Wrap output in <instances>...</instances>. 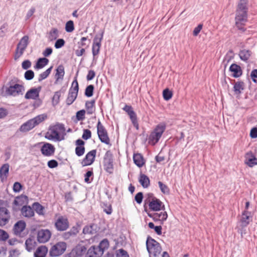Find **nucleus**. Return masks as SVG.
Segmentation results:
<instances>
[{
    "mask_svg": "<svg viewBox=\"0 0 257 257\" xmlns=\"http://www.w3.org/2000/svg\"><path fill=\"white\" fill-rule=\"evenodd\" d=\"M69 226L68 219L63 216H59L55 222V227L57 230L63 231L66 230Z\"/></svg>",
    "mask_w": 257,
    "mask_h": 257,
    "instance_id": "14",
    "label": "nucleus"
},
{
    "mask_svg": "<svg viewBox=\"0 0 257 257\" xmlns=\"http://www.w3.org/2000/svg\"><path fill=\"white\" fill-rule=\"evenodd\" d=\"M94 230L92 225L86 226L83 229L84 234H93Z\"/></svg>",
    "mask_w": 257,
    "mask_h": 257,
    "instance_id": "54",
    "label": "nucleus"
},
{
    "mask_svg": "<svg viewBox=\"0 0 257 257\" xmlns=\"http://www.w3.org/2000/svg\"><path fill=\"white\" fill-rule=\"evenodd\" d=\"M24 77L27 80H32L34 77V72L31 70H27L25 73Z\"/></svg>",
    "mask_w": 257,
    "mask_h": 257,
    "instance_id": "50",
    "label": "nucleus"
},
{
    "mask_svg": "<svg viewBox=\"0 0 257 257\" xmlns=\"http://www.w3.org/2000/svg\"><path fill=\"white\" fill-rule=\"evenodd\" d=\"M235 22L243 23L247 20V12L246 11H236L235 18Z\"/></svg>",
    "mask_w": 257,
    "mask_h": 257,
    "instance_id": "26",
    "label": "nucleus"
},
{
    "mask_svg": "<svg viewBox=\"0 0 257 257\" xmlns=\"http://www.w3.org/2000/svg\"><path fill=\"white\" fill-rule=\"evenodd\" d=\"M96 154V150H92L88 152L82 161V165L86 166L91 165L94 161Z\"/></svg>",
    "mask_w": 257,
    "mask_h": 257,
    "instance_id": "17",
    "label": "nucleus"
},
{
    "mask_svg": "<svg viewBox=\"0 0 257 257\" xmlns=\"http://www.w3.org/2000/svg\"><path fill=\"white\" fill-rule=\"evenodd\" d=\"M143 199V194L142 192L138 193L136 195L135 197V199L136 201L138 204H141L142 203Z\"/></svg>",
    "mask_w": 257,
    "mask_h": 257,
    "instance_id": "61",
    "label": "nucleus"
},
{
    "mask_svg": "<svg viewBox=\"0 0 257 257\" xmlns=\"http://www.w3.org/2000/svg\"><path fill=\"white\" fill-rule=\"evenodd\" d=\"M61 96L60 91L55 92L52 99V103L53 105H56L59 102V99Z\"/></svg>",
    "mask_w": 257,
    "mask_h": 257,
    "instance_id": "48",
    "label": "nucleus"
},
{
    "mask_svg": "<svg viewBox=\"0 0 257 257\" xmlns=\"http://www.w3.org/2000/svg\"><path fill=\"white\" fill-rule=\"evenodd\" d=\"M146 246L149 257H159L162 247L158 241L150 236H148L146 240Z\"/></svg>",
    "mask_w": 257,
    "mask_h": 257,
    "instance_id": "2",
    "label": "nucleus"
},
{
    "mask_svg": "<svg viewBox=\"0 0 257 257\" xmlns=\"http://www.w3.org/2000/svg\"><path fill=\"white\" fill-rule=\"evenodd\" d=\"M91 137V132L89 130L84 129L82 138L85 140L90 139Z\"/></svg>",
    "mask_w": 257,
    "mask_h": 257,
    "instance_id": "52",
    "label": "nucleus"
},
{
    "mask_svg": "<svg viewBox=\"0 0 257 257\" xmlns=\"http://www.w3.org/2000/svg\"><path fill=\"white\" fill-rule=\"evenodd\" d=\"M250 155V158L248 159L246 158L245 164H246L249 167L251 168L257 165V158H256L251 152L246 154V155Z\"/></svg>",
    "mask_w": 257,
    "mask_h": 257,
    "instance_id": "29",
    "label": "nucleus"
},
{
    "mask_svg": "<svg viewBox=\"0 0 257 257\" xmlns=\"http://www.w3.org/2000/svg\"><path fill=\"white\" fill-rule=\"evenodd\" d=\"M252 52L250 50L242 49L239 52V57L242 61L247 62Z\"/></svg>",
    "mask_w": 257,
    "mask_h": 257,
    "instance_id": "28",
    "label": "nucleus"
},
{
    "mask_svg": "<svg viewBox=\"0 0 257 257\" xmlns=\"http://www.w3.org/2000/svg\"><path fill=\"white\" fill-rule=\"evenodd\" d=\"M79 89L78 82L75 79L72 83V85L70 88L66 102L68 105L73 103L77 98Z\"/></svg>",
    "mask_w": 257,
    "mask_h": 257,
    "instance_id": "8",
    "label": "nucleus"
},
{
    "mask_svg": "<svg viewBox=\"0 0 257 257\" xmlns=\"http://www.w3.org/2000/svg\"><path fill=\"white\" fill-rule=\"evenodd\" d=\"M19 81L18 78L11 80L9 83V86L6 88V93L14 97L23 95L25 91V87L22 84L18 83Z\"/></svg>",
    "mask_w": 257,
    "mask_h": 257,
    "instance_id": "1",
    "label": "nucleus"
},
{
    "mask_svg": "<svg viewBox=\"0 0 257 257\" xmlns=\"http://www.w3.org/2000/svg\"><path fill=\"white\" fill-rule=\"evenodd\" d=\"M148 216L152 218L155 222H158L160 224H163L164 222L168 218V214L166 211H164L161 212H148L146 209Z\"/></svg>",
    "mask_w": 257,
    "mask_h": 257,
    "instance_id": "12",
    "label": "nucleus"
},
{
    "mask_svg": "<svg viewBox=\"0 0 257 257\" xmlns=\"http://www.w3.org/2000/svg\"><path fill=\"white\" fill-rule=\"evenodd\" d=\"M229 70L232 73V76L234 78H238L242 74L241 67L235 63H233L230 66Z\"/></svg>",
    "mask_w": 257,
    "mask_h": 257,
    "instance_id": "22",
    "label": "nucleus"
},
{
    "mask_svg": "<svg viewBox=\"0 0 257 257\" xmlns=\"http://www.w3.org/2000/svg\"><path fill=\"white\" fill-rule=\"evenodd\" d=\"M9 237L7 232L2 229H0V240H6Z\"/></svg>",
    "mask_w": 257,
    "mask_h": 257,
    "instance_id": "63",
    "label": "nucleus"
},
{
    "mask_svg": "<svg viewBox=\"0 0 257 257\" xmlns=\"http://www.w3.org/2000/svg\"><path fill=\"white\" fill-rule=\"evenodd\" d=\"M27 199V197L25 195H21L17 197L14 201V204L16 206H22L24 204L25 201Z\"/></svg>",
    "mask_w": 257,
    "mask_h": 257,
    "instance_id": "37",
    "label": "nucleus"
},
{
    "mask_svg": "<svg viewBox=\"0 0 257 257\" xmlns=\"http://www.w3.org/2000/svg\"><path fill=\"white\" fill-rule=\"evenodd\" d=\"M47 117V115L46 114L38 115L23 123L21 126L19 130L21 132H27L43 121Z\"/></svg>",
    "mask_w": 257,
    "mask_h": 257,
    "instance_id": "5",
    "label": "nucleus"
},
{
    "mask_svg": "<svg viewBox=\"0 0 257 257\" xmlns=\"http://www.w3.org/2000/svg\"><path fill=\"white\" fill-rule=\"evenodd\" d=\"M250 77L253 82L257 83V69H254L251 71Z\"/></svg>",
    "mask_w": 257,
    "mask_h": 257,
    "instance_id": "57",
    "label": "nucleus"
},
{
    "mask_svg": "<svg viewBox=\"0 0 257 257\" xmlns=\"http://www.w3.org/2000/svg\"><path fill=\"white\" fill-rule=\"evenodd\" d=\"M166 128V125L165 123H160L157 124L149 137L148 143L152 146H155L157 144Z\"/></svg>",
    "mask_w": 257,
    "mask_h": 257,
    "instance_id": "4",
    "label": "nucleus"
},
{
    "mask_svg": "<svg viewBox=\"0 0 257 257\" xmlns=\"http://www.w3.org/2000/svg\"><path fill=\"white\" fill-rule=\"evenodd\" d=\"M33 210H35L37 214L40 215H44V207L38 202H34L32 204Z\"/></svg>",
    "mask_w": 257,
    "mask_h": 257,
    "instance_id": "38",
    "label": "nucleus"
},
{
    "mask_svg": "<svg viewBox=\"0 0 257 257\" xmlns=\"http://www.w3.org/2000/svg\"><path fill=\"white\" fill-rule=\"evenodd\" d=\"M237 11H246L247 12L246 0H240V2L238 5Z\"/></svg>",
    "mask_w": 257,
    "mask_h": 257,
    "instance_id": "45",
    "label": "nucleus"
},
{
    "mask_svg": "<svg viewBox=\"0 0 257 257\" xmlns=\"http://www.w3.org/2000/svg\"><path fill=\"white\" fill-rule=\"evenodd\" d=\"M116 257H129L127 252L122 249H119L116 253Z\"/></svg>",
    "mask_w": 257,
    "mask_h": 257,
    "instance_id": "60",
    "label": "nucleus"
},
{
    "mask_svg": "<svg viewBox=\"0 0 257 257\" xmlns=\"http://www.w3.org/2000/svg\"><path fill=\"white\" fill-rule=\"evenodd\" d=\"M86 250L85 245L79 244L72 250L71 254L74 257H80L86 253Z\"/></svg>",
    "mask_w": 257,
    "mask_h": 257,
    "instance_id": "19",
    "label": "nucleus"
},
{
    "mask_svg": "<svg viewBox=\"0 0 257 257\" xmlns=\"http://www.w3.org/2000/svg\"><path fill=\"white\" fill-rule=\"evenodd\" d=\"M244 83L243 81H238L233 86V91L236 95H240L244 89Z\"/></svg>",
    "mask_w": 257,
    "mask_h": 257,
    "instance_id": "31",
    "label": "nucleus"
},
{
    "mask_svg": "<svg viewBox=\"0 0 257 257\" xmlns=\"http://www.w3.org/2000/svg\"><path fill=\"white\" fill-rule=\"evenodd\" d=\"M36 241L33 238H28L25 242L26 249L28 251H32L35 247Z\"/></svg>",
    "mask_w": 257,
    "mask_h": 257,
    "instance_id": "35",
    "label": "nucleus"
},
{
    "mask_svg": "<svg viewBox=\"0 0 257 257\" xmlns=\"http://www.w3.org/2000/svg\"><path fill=\"white\" fill-rule=\"evenodd\" d=\"M85 111L84 109L80 110L76 112V118L78 120H82L85 118Z\"/></svg>",
    "mask_w": 257,
    "mask_h": 257,
    "instance_id": "51",
    "label": "nucleus"
},
{
    "mask_svg": "<svg viewBox=\"0 0 257 257\" xmlns=\"http://www.w3.org/2000/svg\"><path fill=\"white\" fill-rule=\"evenodd\" d=\"M74 30V23L72 21H68L65 25V30L67 32L70 33Z\"/></svg>",
    "mask_w": 257,
    "mask_h": 257,
    "instance_id": "46",
    "label": "nucleus"
},
{
    "mask_svg": "<svg viewBox=\"0 0 257 257\" xmlns=\"http://www.w3.org/2000/svg\"><path fill=\"white\" fill-rule=\"evenodd\" d=\"M33 148L40 149L43 156L45 157H51L54 155L55 148L54 145L47 142H41L33 145Z\"/></svg>",
    "mask_w": 257,
    "mask_h": 257,
    "instance_id": "6",
    "label": "nucleus"
},
{
    "mask_svg": "<svg viewBox=\"0 0 257 257\" xmlns=\"http://www.w3.org/2000/svg\"><path fill=\"white\" fill-rule=\"evenodd\" d=\"M163 96L164 100L168 101L172 97L173 93L169 88H165L163 91Z\"/></svg>",
    "mask_w": 257,
    "mask_h": 257,
    "instance_id": "43",
    "label": "nucleus"
},
{
    "mask_svg": "<svg viewBox=\"0 0 257 257\" xmlns=\"http://www.w3.org/2000/svg\"><path fill=\"white\" fill-rule=\"evenodd\" d=\"M203 25L199 24L197 27H196L193 31V34L194 36H197L200 33V31L202 29Z\"/></svg>",
    "mask_w": 257,
    "mask_h": 257,
    "instance_id": "59",
    "label": "nucleus"
},
{
    "mask_svg": "<svg viewBox=\"0 0 257 257\" xmlns=\"http://www.w3.org/2000/svg\"><path fill=\"white\" fill-rule=\"evenodd\" d=\"M10 219V213L6 207H0V226L6 225Z\"/></svg>",
    "mask_w": 257,
    "mask_h": 257,
    "instance_id": "16",
    "label": "nucleus"
},
{
    "mask_svg": "<svg viewBox=\"0 0 257 257\" xmlns=\"http://www.w3.org/2000/svg\"><path fill=\"white\" fill-rule=\"evenodd\" d=\"M97 246L102 250V253H103L104 251L109 247L108 240L107 239H103Z\"/></svg>",
    "mask_w": 257,
    "mask_h": 257,
    "instance_id": "42",
    "label": "nucleus"
},
{
    "mask_svg": "<svg viewBox=\"0 0 257 257\" xmlns=\"http://www.w3.org/2000/svg\"><path fill=\"white\" fill-rule=\"evenodd\" d=\"M65 74L64 68L63 65H59L57 69L56 73L55 74V78L56 81H58L59 79H63Z\"/></svg>",
    "mask_w": 257,
    "mask_h": 257,
    "instance_id": "36",
    "label": "nucleus"
},
{
    "mask_svg": "<svg viewBox=\"0 0 257 257\" xmlns=\"http://www.w3.org/2000/svg\"><path fill=\"white\" fill-rule=\"evenodd\" d=\"M133 160L135 164L139 167H142L145 163L143 156L140 154H134Z\"/></svg>",
    "mask_w": 257,
    "mask_h": 257,
    "instance_id": "33",
    "label": "nucleus"
},
{
    "mask_svg": "<svg viewBox=\"0 0 257 257\" xmlns=\"http://www.w3.org/2000/svg\"><path fill=\"white\" fill-rule=\"evenodd\" d=\"M94 90V86L93 85H89L85 89V95L88 97L93 95Z\"/></svg>",
    "mask_w": 257,
    "mask_h": 257,
    "instance_id": "47",
    "label": "nucleus"
},
{
    "mask_svg": "<svg viewBox=\"0 0 257 257\" xmlns=\"http://www.w3.org/2000/svg\"><path fill=\"white\" fill-rule=\"evenodd\" d=\"M31 66V62L29 60H25L23 62L22 64V67L23 69L25 70H27L30 68Z\"/></svg>",
    "mask_w": 257,
    "mask_h": 257,
    "instance_id": "62",
    "label": "nucleus"
},
{
    "mask_svg": "<svg viewBox=\"0 0 257 257\" xmlns=\"http://www.w3.org/2000/svg\"><path fill=\"white\" fill-rule=\"evenodd\" d=\"M51 236V232L48 229H42L38 233L37 239L39 242L45 243L48 241Z\"/></svg>",
    "mask_w": 257,
    "mask_h": 257,
    "instance_id": "18",
    "label": "nucleus"
},
{
    "mask_svg": "<svg viewBox=\"0 0 257 257\" xmlns=\"http://www.w3.org/2000/svg\"><path fill=\"white\" fill-rule=\"evenodd\" d=\"M250 214V212L247 210H244L242 212L240 221L242 228L246 227L249 224Z\"/></svg>",
    "mask_w": 257,
    "mask_h": 257,
    "instance_id": "25",
    "label": "nucleus"
},
{
    "mask_svg": "<svg viewBox=\"0 0 257 257\" xmlns=\"http://www.w3.org/2000/svg\"><path fill=\"white\" fill-rule=\"evenodd\" d=\"M48 252L47 248L44 245L39 246L34 253L35 257H45Z\"/></svg>",
    "mask_w": 257,
    "mask_h": 257,
    "instance_id": "32",
    "label": "nucleus"
},
{
    "mask_svg": "<svg viewBox=\"0 0 257 257\" xmlns=\"http://www.w3.org/2000/svg\"><path fill=\"white\" fill-rule=\"evenodd\" d=\"M85 152V148L84 146H77L75 148V154L78 156H82Z\"/></svg>",
    "mask_w": 257,
    "mask_h": 257,
    "instance_id": "49",
    "label": "nucleus"
},
{
    "mask_svg": "<svg viewBox=\"0 0 257 257\" xmlns=\"http://www.w3.org/2000/svg\"><path fill=\"white\" fill-rule=\"evenodd\" d=\"M65 43L64 39H59L56 40L54 46L56 49H59L64 46Z\"/></svg>",
    "mask_w": 257,
    "mask_h": 257,
    "instance_id": "53",
    "label": "nucleus"
},
{
    "mask_svg": "<svg viewBox=\"0 0 257 257\" xmlns=\"http://www.w3.org/2000/svg\"><path fill=\"white\" fill-rule=\"evenodd\" d=\"M158 185L161 192L164 194H169L170 189L168 187L161 181L158 182Z\"/></svg>",
    "mask_w": 257,
    "mask_h": 257,
    "instance_id": "44",
    "label": "nucleus"
},
{
    "mask_svg": "<svg viewBox=\"0 0 257 257\" xmlns=\"http://www.w3.org/2000/svg\"><path fill=\"white\" fill-rule=\"evenodd\" d=\"M47 165L50 168H54L58 166V163L55 160H51L48 162Z\"/></svg>",
    "mask_w": 257,
    "mask_h": 257,
    "instance_id": "58",
    "label": "nucleus"
},
{
    "mask_svg": "<svg viewBox=\"0 0 257 257\" xmlns=\"http://www.w3.org/2000/svg\"><path fill=\"white\" fill-rule=\"evenodd\" d=\"M58 30L56 28H52L49 33L48 39L52 41L57 39L59 37Z\"/></svg>",
    "mask_w": 257,
    "mask_h": 257,
    "instance_id": "40",
    "label": "nucleus"
},
{
    "mask_svg": "<svg viewBox=\"0 0 257 257\" xmlns=\"http://www.w3.org/2000/svg\"><path fill=\"white\" fill-rule=\"evenodd\" d=\"M29 44V37L27 35L23 37L18 43L15 54L14 59L17 60L24 53Z\"/></svg>",
    "mask_w": 257,
    "mask_h": 257,
    "instance_id": "7",
    "label": "nucleus"
},
{
    "mask_svg": "<svg viewBox=\"0 0 257 257\" xmlns=\"http://www.w3.org/2000/svg\"><path fill=\"white\" fill-rule=\"evenodd\" d=\"M97 132L98 138L102 143L106 145L110 144V140L108 136L107 131L101 123L100 120H98L97 124Z\"/></svg>",
    "mask_w": 257,
    "mask_h": 257,
    "instance_id": "10",
    "label": "nucleus"
},
{
    "mask_svg": "<svg viewBox=\"0 0 257 257\" xmlns=\"http://www.w3.org/2000/svg\"><path fill=\"white\" fill-rule=\"evenodd\" d=\"M49 60L46 58H40L38 61L35 66V69H41L48 64Z\"/></svg>",
    "mask_w": 257,
    "mask_h": 257,
    "instance_id": "34",
    "label": "nucleus"
},
{
    "mask_svg": "<svg viewBox=\"0 0 257 257\" xmlns=\"http://www.w3.org/2000/svg\"><path fill=\"white\" fill-rule=\"evenodd\" d=\"M65 131L64 124L58 123L49 128L47 133L46 138L49 140L61 141L64 139V137H60V134Z\"/></svg>",
    "mask_w": 257,
    "mask_h": 257,
    "instance_id": "3",
    "label": "nucleus"
},
{
    "mask_svg": "<svg viewBox=\"0 0 257 257\" xmlns=\"http://www.w3.org/2000/svg\"><path fill=\"white\" fill-rule=\"evenodd\" d=\"M250 137L252 139H255L257 138V127H253L251 129L250 132Z\"/></svg>",
    "mask_w": 257,
    "mask_h": 257,
    "instance_id": "64",
    "label": "nucleus"
},
{
    "mask_svg": "<svg viewBox=\"0 0 257 257\" xmlns=\"http://www.w3.org/2000/svg\"><path fill=\"white\" fill-rule=\"evenodd\" d=\"M103 254L102 250L97 246H92L88 250L86 257H101Z\"/></svg>",
    "mask_w": 257,
    "mask_h": 257,
    "instance_id": "20",
    "label": "nucleus"
},
{
    "mask_svg": "<svg viewBox=\"0 0 257 257\" xmlns=\"http://www.w3.org/2000/svg\"><path fill=\"white\" fill-rule=\"evenodd\" d=\"M21 212L24 217L28 218H31L35 215L33 207L29 205H24L21 209Z\"/></svg>",
    "mask_w": 257,
    "mask_h": 257,
    "instance_id": "23",
    "label": "nucleus"
},
{
    "mask_svg": "<svg viewBox=\"0 0 257 257\" xmlns=\"http://www.w3.org/2000/svg\"><path fill=\"white\" fill-rule=\"evenodd\" d=\"M148 205L150 209L153 211L164 210L165 209L163 203L156 197H153L151 200H149Z\"/></svg>",
    "mask_w": 257,
    "mask_h": 257,
    "instance_id": "15",
    "label": "nucleus"
},
{
    "mask_svg": "<svg viewBox=\"0 0 257 257\" xmlns=\"http://www.w3.org/2000/svg\"><path fill=\"white\" fill-rule=\"evenodd\" d=\"M104 31H102L99 35H96L94 38L92 47V52L93 57L97 55L100 51L101 41L103 39Z\"/></svg>",
    "mask_w": 257,
    "mask_h": 257,
    "instance_id": "13",
    "label": "nucleus"
},
{
    "mask_svg": "<svg viewBox=\"0 0 257 257\" xmlns=\"http://www.w3.org/2000/svg\"><path fill=\"white\" fill-rule=\"evenodd\" d=\"M104 169L109 174H112L113 172V164L112 154L110 151H107L103 158Z\"/></svg>",
    "mask_w": 257,
    "mask_h": 257,
    "instance_id": "11",
    "label": "nucleus"
},
{
    "mask_svg": "<svg viewBox=\"0 0 257 257\" xmlns=\"http://www.w3.org/2000/svg\"><path fill=\"white\" fill-rule=\"evenodd\" d=\"M123 109L129 115L134 126L138 128V124L137 123L136 114L133 110L132 107L130 105H125Z\"/></svg>",
    "mask_w": 257,
    "mask_h": 257,
    "instance_id": "21",
    "label": "nucleus"
},
{
    "mask_svg": "<svg viewBox=\"0 0 257 257\" xmlns=\"http://www.w3.org/2000/svg\"><path fill=\"white\" fill-rule=\"evenodd\" d=\"M22 188V185L20 183L16 182L13 185V191L14 192L18 193L20 192Z\"/></svg>",
    "mask_w": 257,
    "mask_h": 257,
    "instance_id": "55",
    "label": "nucleus"
},
{
    "mask_svg": "<svg viewBox=\"0 0 257 257\" xmlns=\"http://www.w3.org/2000/svg\"><path fill=\"white\" fill-rule=\"evenodd\" d=\"M26 223L25 221L20 220L18 221L14 225V231L16 234H20L26 228Z\"/></svg>",
    "mask_w": 257,
    "mask_h": 257,
    "instance_id": "30",
    "label": "nucleus"
},
{
    "mask_svg": "<svg viewBox=\"0 0 257 257\" xmlns=\"http://www.w3.org/2000/svg\"><path fill=\"white\" fill-rule=\"evenodd\" d=\"M41 87L38 88H33L28 90L25 94V98L27 99H36L39 96Z\"/></svg>",
    "mask_w": 257,
    "mask_h": 257,
    "instance_id": "24",
    "label": "nucleus"
},
{
    "mask_svg": "<svg viewBox=\"0 0 257 257\" xmlns=\"http://www.w3.org/2000/svg\"><path fill=\"white\" fill-rule=\"evenodd\" d=\"M93 175V172L92 171H88L84 175V180L87 183H90L91 182V180L89 178Z\"/></svg>",
    "mask_w": 257,
    "mask_h": 257,
    "instance_id": "56",
    "label": "nucleus"
},
{
    "mask_svg": "<svg viewBox=\"0 0 257 257\" xmlns=\"http://www.w3.org/2000/svg\"><path fill=\"white\" fill-rule=\"evenodd\" d=\"M52 68V67H50V68L47 69L46 71H45L43 73H41L39 75V77H38V81L41 82L43 80L46 79L50 74V73L51 72Z\"/></svg>",
    "mask_w": 257,
    "mask_h": 257,
    "instance_id": "41",
    "label": "nucleus"
},
{
    "mask_svg": "<svg viewBox=\"0 0 257 257\" xmlns=\"http://www.w3.org/2000/svg\"><path fill=\"white\" fill-rule=\"evenodd\" d=\"M67 244L63 241H60L53 245L49 251L51 256H58L63 254L66 250Z\"/></svg>",
    "mask_w": 257,
    "mask_h": 257,
    "instance_id": "9",
    "label": "nucleus"
},
{
    "mask_svg": "<svg viewBox=\"0 0 257 257\" xmlns=\"http://www.w3.org/2000/svg\"><path fill=\"white\" fill-rule=\"evenodd\" d=\"M95 102L94 100L86 102L85 107L88 114H91L93 112Z\"/></svg>",
    "mask_w": 257,
    "mask_h": 257,
    "instance_id": "39",
    "label": "nucleus"
},
{
    "mask_svg": "<svg viewBox=\"0 0 257 257\" xmlns=\"http://www.w3.org/2000/svg\"><path fill=\"white\" fill-rule=\"evenodd\" d=\"M10 166L9 164H4L0 168V178L2 182L6 181L7 179L9 172Z\"/></svg>",
    "mask_w": 257,
    "mask_h": 257,
    "instance_id": "27",
    "label": "nucleus"
}]
</instances>
